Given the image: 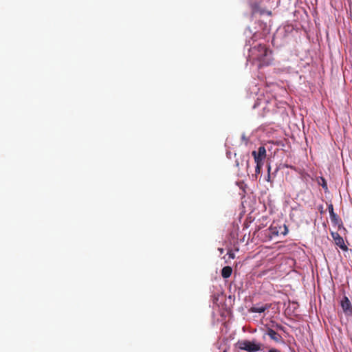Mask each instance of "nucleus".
Instances as JSON below:
<instances>
[{
    "label": "nucleus",
    "mask_w": 352,
    "mask_h": 352,
    "mask_svg": "<svg viewBox=\"0 0 352 352\" xmlns=\"http://www.w3.org/2000/svg\"><path fill=\"white\" fill-rule=\"evenodd\" d=\"M253 58L257 59L261 65H268L272 60V52L265 45H259L251 51Z\"/></svg>",
    "instance_id": "obj_1"
},
{
    "label": "nucleus",
    "mask_w": 352,
    "mask_h": 352,
    "mask_svg": "<svg viewBox=\"0 0 352 352\" xmlns=\"http://www.w3.org/2000/svg\"><path fill=\"white\" fill-rule=\"evenodd\" d=\"M239 348L249 352H256L261 349V345L255 341L243 340L239 342Z\"/></svg>",
    "instance_id": "obj_2"
},
{
    "label": "nucleus",
    "mask_w": 352,
    "mask_h": 352,
    "mask_svg": "<svg viewBox=\"0 0 352 352\" xmlns=\"http://www.w3.org/2000/svg\"><path fill=\"white\" fill-rule=\"evenodd\" d=\"M254 158L256 164H264V160L266 158V150L264 146H260L257 151H254L252 153Z\"/></svg>",
    "instance_id": "obj_3"
},
{
    "label": "nucleus",
    "mask_w": 352,
    "mask_h": 352,
    "mask_svg": "<svg viewBox=\"0 0 352 352\" xmlns=\"http://www.w3.org/2000/svg\"><path fill=\"white\" fill-rule=\"evenodd\" d=\"M331 235L337 246L342 250H347V246L345 245L343 238L338 232H332Z\"/></svg>",
    "instance_id": "obj_4"
},
{
    "label": "nucleus",
    "mask_w": 352,
    "mask_h": 352,
    "mask_svg": "<svg viewBox=\"0 0 352 352\" xmlns=\"http://www.w3.org/2000/svg\"><path fill=\"white\" fill-rule=\"evenodd\" d=\"M341 307L343 309V311L346 315L352 314V306L350 300L346 296H344L341 300Z\"/></svg>",
    "instance_id": "obj_5"
},
{
    "label": "nucleus",
    "mask_w": 352,
    "mask_h": 352,
    "mask_svg": "<svg viewBox=\"0 0 352 352\" xmlns=\"http://www.w3.org/2000/svg\"><path fill=\"white\" fill-rule=\"evenodd\" d=\"M232 270L230 267H224L221 270V275L223 278H227L232 274Z\"/></svg>",
    "instance_id": "obj_6"
},
{
    "label": "nucleus",
    "mask_w": 352,
    "mask_h": 352,
    "mask_svg": "<svg viewBox=\"0 0 352 352\" xmlns=\"http://www.w3.org/2000/svg\"><path fill=\"white\" fill-rule=\"evenodd\" d=\"M267 309L266 305H256L251 308V311L254 313H262Z\"/></svg>",
    "instance_id": "obj_7"
},
{
    "label": "nucleus",
    "mask_w": 352,
    "mask_h": 352,
    "mask_svg": "<svg viewBox=\"0 0 352 352\" xmlns=\"http://www.w3.org/2000/svg\"><path fill=\"white\" fill-rule=\"evenodd\" d=\"M268 336H269L272 339H273V340H278V333H277L275 331H274V330H272V329L269 330V331H268Z\"/></svg>",
    "instance_id": "obj_8"
},
{
    "label": "nucleus",
    "mask_w": 352,
    "mask_h": 352,
    "mask_svg": "<svg viewBox=\"0 0 352 352\" xmlns=\"http://www.w3.org/2000/svg\"><path fill=\"white\" fill-rule=\"evenodd\" d=\"M330 218H331V221L333 223H335V224L338 223V221H338V216L336 214L330 215Z\"/></svg>",
    "instance_id": "obj_9"
},
{
    "label": "nucleus",
    "mask_w": 352,
    "mask_h": 352,
    "mask_svg": "<svg viewBox=\"0 0 352 352\" xmlns=\"http://www.w3.org/2000/svg\"><path fill=\"white\" fill-rule=\"evenodd\" d=\"M263 165V164H256V169H255L256 173H259L261 172V169Z\"/></svg>",
    "instance_id": "obj_10"
},
{
    "label": "nucleus",
    "mask_w": 352,
    "mask_h": 352,
    "mask_svg": "<svg viewBox=\"0 0 352 352\" xmlns=\"http://www.w3.org/2000/svg\"><path fill=\"white\" fill-rule=\"evenodd\" d=\"M270 230L272 232L273 234H275L276 235H278V231L276 230V227H272L270 228Z\"/></svg>",
    "instance_id": "obj_11"
},
{
    "label": "nucleus",
    "mask_w": 352,
    "mask_h": 352,
    "mask_svg": "<svg viewBox=\"0 0 352 352\" xmlns=\"http://www.w3.org/2000/svg\"><path fill=\"white\" fill-rule=\"evenodd\" d=\"M329 215L335 214L334 212H333V206L332 205H331L329 207Z\"/></svg>",
    "instance_id": "obj_12"
},
{
    "label": "nucleus",
    "mask_w": 352,
    "mask_h": 352,
    "mask_svg": "<svg viewBox=\"0 0 352 352\" xmlns=\"http://www.w3.org/2000/svg\"><path fill=\"white\" fill-rule=\"evenodd\" d=\"M270 169H271L270 166H268V168H267L268 175H267V181H270Z\"/></svg>",
    "instance_id": "obj_13"
},
{
    "label": "nucleus",
    "mask_w": 352,
    "mask_h": 352,
    "mask_svg": "<svg viewBox=\"0 0 352 352\" xmlns=\"http://www.w3.org/2000/svg\"><path fill=\"white\" fill-rule=\"evenodd\" d=\"M228 255H229V257L231 258H234V254L232 252H228Z\"/></svg>",
    "instance_id": "obj_14"
},
{
    "label": "nucleus",
    "mask_w": 352,
    "mask_h": 352,
    "mask_svg": "<svg viewBox=\"0 0 352 352\" xmlns=\"http://www.w3.org/2000/svg\"><path fill=\"white\" fill-rule=\"evenodd\" d=\"M322 186L323 187V188H325L327 189V184L326 182L324 181V179H322Z\"/></svg>",
    "instance_id": "obj_15"
},
{
    "label": "nucleus",
    "mask_w": 352,
    "mask_h": 352,
    "mask_svg": "<svg viewBox=\"0 0 352 352\" xmlns=\"http://www.w3.org/2000/svg\"><path fill=\"white\" fill-rule=\"evenodd\" d=\"M268 352H280V351L277 349H272Z\"/></svg>",
    "instance_id": "obj_16"
},
{
    "label": "nucleus",
    "mask_w": 352,
    "mask_h": 352,
    "mask_svg": "<svg viewBox=\"0 0 352 352\" xmlns=\"http://www.w3.org/2000/svg\"><path fill=\"white\" fill-rule=\"evenodd\" d=\"M285 232L284 234H285L286 231L287 230V227H286V226H285Z\"/></svg>",
    "instance_id": "obj_17"
},
{
    "label": "nucleus",
    "mask_w": 352,
    "mask_h": 352,
    "mask_svg": "<svg viewBox=\"0 0 352 352\" xmlns=\"http://www.w3.org/2000/svg\"><path fill=\"white\" fill-rule=\"evenodd\" d=\"M221 253H223V249H219Z\"/></svg>",
    "instance_id": "obj_18"
}]
</instances>
